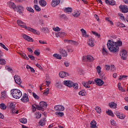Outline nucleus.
Listing matches in <instances>:
<instances>
[{
    "instance_id": "40",
    "label": "nucleus",
    "mask_w": 128,
    "mask_h": 128,
    "mask_svg": "<svg viewBox=\"0 0 128 128\" xmlns=\"http://www.w3.org/2000/svg\"><path fill=\"white\" fill-rule=\"evenodd\" d=\"M20 77L18 75H15L14 76V80H21Z\"/></svg>"
},
{
    "instance_id": "5",
    "label": "nucleus",
    "mask_w": 128,
    "mask_h": 128,
    "mask_svg": "<svg viewBox=\"0 0 128 128\" xmlns=\"http://www.w3.org/2000/svg\"><path fill=\"white\" fill-rule=\"evenodd\" d=\"M119 8H120V11L122 12H123L124 14L128 12V6H126L120 5L119 6Z\"/></svg>"
},
{
    "instance_id": "46",
    "label": "nucleus",
    "mask_w": 128,
    "mask_h": 128,
    "mask_svg": "<svg viewBox=\"0 0 128 128\" xmlns=\"http://www.w3.org/2000/svg\"><path fill=\"white\" fill-rule=\"evenodd\" d=\"M0 46H2L4 50H8V48L4 46L2 43H0Z\"/></svg>"
},
{
    "instance_id": "21",
    "label": "nucleus",
    "mask_w": 128,
    "mask_h": 128,
    "mask_svg": "<svg viewBox=\"0 0 128 128\" xmlns=\"http://www.w3.org/2000/svg\"><path fill=\"white\" fill-rule=\"evenodd\" d=\"M38 124L41 126H44L46 124V119L44 118L41 119Z\"/></svg>"
},
{
    "instance_id": "60",
    "label": "nucleus",
    "mask_w": 128,
    "mask_h": 128,
    "mask_svg": "<svg viewBox=\"0 0 128 128\" xmlns=\"http://www.w3.org/2000/svg\"><path fill=\"white\" fill-rule=\"evenodd\" d=\"M28 56L30 58L31 60H36V58L32 55H28Z\"/></svg>"
},
{
    "instance_id": "6",
    "label": "nucleus",
    "mask_w": 128,
    "mask_h": 128,
    "mask_svg": "<svg viewBox=\"0 0 128 128\" xmlns=\"http://www.w3.org/2000/svg\"><path fill=\"white\" fill-rule=\"evenodd\" d=\"M94 84V82H93L92 81H88L87 82H82V84L84 86V88H90V86L89 84Z\"/></svg>"
},
{
    "instance_id": "38",
    "label": "nucleus",
    "mask_w": 128,
    "mask_h": 128,
    "mask_svg": "<svg viewBox=\"0 0 128 128\" xmlns=\"http://www.w3.org/2000/svg\"><path fill=\"white\" fill-rule=\"evenodd\" d=\"M53 56L58 58V60H62V55L58 54H54Z\"/></svg>"
},
{
    "instance_id": "14",
    "label": "nucleus",
    "mask_w": 128,
    "mask_h": 128,
    "mask_svg": "<svg viewBox=\"0 0 128 128\" xmlns=\"http://www.w3.org/2000/svg\"><path fill=\"white\" fill-rule=\"evenodd\" d=\"M68 76V74L64 72H60L59 73V76L62 78H66V76Z\"/></svg>"
},
{
    "instance_id": "20",
    "label": "nucleus",
    "mask_w": 128,
    "mask_h": 128,
    "mask_svg": "<svg viewBox=\"0 0 128 128\" xmlns=\"http://www.w3.org/2000/svg\"><path fill=\"white\" fill-rule=\"evenodd\" d=\"M90 128H98V126H96V120H92L91 122Z\"/></svg>"
},
{
    "instance_id": "31",
    "label": "nucleus",
    "mask_w": 128,
    "mask_h": 128,
    "mask_svg": "<svg viewBox=\"0 0 128 128\" xmlns=\"http://www.w3.org/2000/svg\"><path fill=\"white\" fill-rule=\"evenodd\" d=\"M32 96L34 98H35V100H40V96H38L34 92H32Z\"/></svg>"
},
{
    "instance_id": "1",
    "label": "nucleus",
    "mask_w": 128,
    "mask_h": 128,
    "mask_svg": "<svg viewBox=\"0 0 128 128\" xmlns=\"http://www.w3.org/2000/svg\"><path fill=\"white\" fill-rule=\"evenodd\" d=\"M122 46V42L120 40L114 42L112 40H108L107 42V48L111 52L116 54L120 52V46Z\"/></svg>"
},
{
    "instance_id": "63",
    "label": "nucleus",
    "mask_w": 128,
    "mask_h": 128,
    "mask_svg": "<svg viewBox=\"0 0 128 128\" xmlns=\"http://www.w3.org/2000/svg\"><path fill=\"white\" fill-rule=\"evenodd\" d=\"M53 30L54 32H60V28L58 26L56 27L55 28H54Z\"/></svg>"
},
{
    "instance_id": "30",
    "label": "nucleus",
    "mask_w": 128,
    "mask_h": 128,
    "mask_svg": "<svg viewBox=\"0 0 128 128\" xmlns=\"http://www.w3.org/2000/svg\"><path fill=\"white\" fill-rule=\"evenodd\" d=\"M64 12H72V8H67L64 9Z\"/></svg>"
},
{
    "instance_id": "55",
    "label": "nucleus",
    "mask_w": 128,
    "mask_h": 128,
    "mask_svg": "<svg viewBox=\"0 0 128 128\" xmlns=\"http://www.w3.org/2000/svg\"><path fill=\"white\" fill-rule=\"evenodd\" d=\"M102 54L104 55L108 54V51L104 48L103 46V49L102 50Z\"/></svg>"
},
{
    "instance_id": "29",
    "label": "nucleus",
    "mask_w": 128,
    "mask_h": 128,
    "mask_svg": "<svg viewBox=\"0 0 128 128\" xmlns=\"http://www.w3.org/2000/svg\"><path fill=\"white\" fill-rule=\"evenodd\" d=\"M122 84L120 83H118V87L119 90H120L121 92H126V90L122 88V87L121 86Z\"/></svg>"
},
{
    "instance_id": "56",
    "label": "nucleus",
    "mask_w": 128,
    "mask_h": 128,
    "mask_svg": "<svg viewBox=\"0 0 128 128\" xmlns=\"http://www.w3.org/2000/svg\"><path fill=\"white\" fill-rule=\"evenodd\" d=\"M10 108L12 110V108H16V105L14 103L10 104Z\"/></svg>"
},
{
    "instance_id": "25",
    "label": "nucleus",
    "mask_w": 128,
    "mask_h": 128,
    "mask_svg": "<svg viewBox=\"0 0 128 128\" xmlns=\"http://www.w3.org/2000/svg\"><path fill=\"white\" fill-rule=\"evenodd\" d=\"M4 56H0V64H2V66H4L6 64V60L4 58H2V57Z\"/></svg>"
},
{
    "instance_id": "42",
    "label": "nucleus",
    "mask_w": 128,
    "mask_h": 128,
    "mask_svg": "<svg viewBox=\"0 0 128 128\" xmlns=\"http://www.w3.org/2000/svg\"><path fill=\"white\" fill-rule=\"evenodd\" d=\"M80 14V11H78L74 13L73 14L74 16V18H78V16H79Z\"/></svg>"
},
{
    "instance_id": "13",
    "label": "nucleus",
    "mask_w": 128,
    "mask_h": 128,
    "mask_svg": "<svg viewBox=\"0 0 128 128\" xmlns=\"http://www.w3.org/2000/svg\"><path fill=\"white\" fill-rule=\"evenodd\" d=\"M100 78H96L94 80H106V76L104 75L103 74H101L100 75Z\"/></svg>"
},
{
    "instance_id": "41",
    "label": "nucleus",
    "mask_w": 128,
    "mask_h": 128,
    "mask_svg": "<svg viewBox=\"0 0 128 128\" xmlns=\"http://www.w3.org/2000/svg\"><path fill=\"white\" fill-rule=\"evenodd\" d=\"M118 118H120V120H124L126 118V115L121 113Z\"/></svg>"
},
{
    "instance_id": "16",
    "label": "nucleus",
    "mask_w": 128,
    "mask_h": 128,
    "mask_svg": "<svg viewBox=\"0 0 128 128\" xmlns=\"http://www.w3.org/2000/svg\"><path fill=\"white\" fill-rule=\"evenodd\" d=\"M60 4V0H52L51 3V5L53 6H56Z\"/></svg>"
},
{
    "instance_id": "33",
    "label": "nucleus",
    "mask_w": 128,
    "mask_h": 128,
    "mask_svg": "<svg viewBox=\"0 0 128 128\" xmlns=\"http://www.w3.org/2000/svg\"><path fill=\"white\" fill-rule=\"evenodd\" d=\"M20 54L23 58H24V60H28L29 58L26 56V54L20 53Z\"/></svg>"
},
{
    "instance_id": "22",
    "label": "nucleus",
    "mask_w": 128,
    "mask_h": 128,
    "mask_svg": "<svg viewBox=\"0 0 128 128\" xmlns=\"http://www.w3.org/2000/svg\"><path fill=\"white\" fill-rule=\"evenodd\" d=\"M38 2L41 6H46V2L44 0H39Z\"/></svg>"
},
{
    "instance_id": "12",
    "label": "nucleus",
    "mask_w": 128,
    "mask_h": 128,
    "mask_svg": "<svg viewBox=\"0 0 128 128\" xmlns=\"http://www.w3.org/2000/svg\"><path fill=\"white\" fill-rule=\"evenodd\" d=\"M100 78H96L94 80H106V76L104 75L103 74H101L100 75Z\"/></svg>"
},
{
    "instance_id": "64",
    "label": "nucleus",
    "mask_w": 128,
    "mask_h": 128,
    "mask_svg": "<svg viewBox=\"0 0 128 128\" xmlns=\"http://www.w3.org/2000/svg\"><path fill=\"white\" fill-rule=\"evenodd\" d=\"M28 12H34V9H32V8H28Z\"/></svg>"
},
{
    "instance_id": "2",
    "label": "nucleus",
    "mask_w": 128,
    "mask_h": 128,
    "mask_svg": "<svg viewBox=\"0 0 128 128\" xmlns=\"http://www.w3.org/2000/svg\"><path fill=\"white\" fill-rule=\"evenodd\" d=\"M11 94H12V98H16V100H18L22 98V91L18 89H12L11 90Z\"/></svg>"
},
{
    "instance_id": "24",
    "label": "nucleus",
    "mask_w": 128,
    "mask_h": 128,
    "mask_svg": "<svg viewBox=\"0 0 128 128\" xmlns=\"http://www.w3.org/2000/svg\"><path fill=\"white\" fill-rule=\"evenodd\" d=\"M40 106L43 108H48V104L44 102H40Z\"/></svg>"
},
{
    "instance_id": "32",
    "label": "nucleus",
    "mask_w": 128,
    "mask_h": 128,
    "mask_svg": "<svg viewBox=\"0 0 128 128\" xmlns=\"http://www.w3.org/2000/svg\"><path fill=\"white\" fill-rule=\"evenodd\" d=\"M78 94L82 96H86V92L85 90H82L78 92Z\"/></svg>"
},
{
    "instance_id": "54",
    "label": "nucleus",
    "mask_w": 128,
    "mask_h": 128,
    "mask_svg": "<svg viewBox=\"0 0 128 128\" xmlns=\"http://www.w3.org/2000/svg\"><path fill=\"white\" fill-rule=\"evenodd\" d=\"M72 87L74 88H76V90H78V85L76 83H75V84L73 83Z\"/></svg>"
},
{
    "instance_id": "36",
    "label": "nucleus",
    "mask_w": 128,
    "mask_h": 128,
    "mask_svg": "<svg viewBox=\"0 0 128 128\" xmlns=\"http://www.w3.org/2000/svg\"><path fill=\"white\" fill-rule=\"evenodd\" d=\"M0 108H1V110H6V104H0Z\"/></svg>"
},
{
    "instance_id": "4",
    "label": "nucleus",
    "mask_w": 128,
    "mask_h": 128,
    "mask_svg": "<svg viewBox=\"0 0 128 128\" xmlns=\"http://www.w3.org/2000/svg\"><path fill=\"white\" fill-rule=\"evenodd\" d=\"M28 94L26 93L24 94L21 98L22 102H28Z\"/></svg>"
},
{
    "instance_id": "37",
    "label": "nucleus",
    "mask_w": 128,
    "mask_h": 128,
    "mask_svg": "<svg viewBox=\"0 0 128 128\" xmlns=\"http://www.w3.org/2000/svg\"><path fill=\"white\" fill-rule=\"evenodd\" d=\"M34 8L36 12H40L41 10L40 8V6L36 4L34 5Z\"/></svg>"
},
{
    "instance_id": "51",
    "label": "nucleus",
    "mask_w": 128,
    "mask_h": 128,
    "mask_svg": "<svg viewBox=\"0 0 128 128\" xmlns=\"http://www.w3.org/2000/svg\"><path fill=\"white\" fill-rule=\"evenodd\" d=\"M95 110L97 112H98V114L102 112V109H100V107H96Z\"/></svg>"
},
{
    "instance_id": "49",
    "label": "nucleus",
    "mask_w": 128,
    "mask_h": 128,
    "mask_svg": "<svg viewBox=\"0 0 128 128\" xmlns=\"http://www.w3.org/2000/svg\"><path fill=\"white\" fill-rule=\"evenodd\" d=\"M92 32L93 34H94L96 36H98V38H100V34H98V33L94 32V31H92Z\"/></svg>"
},
{
    "instance_id": "7",
    "label": "nucleus",
    "mask_w": 128,
    "mask_h": 128,
    "mask_svg": "<svg viewBox=\"0 0 128 128\" xmlns=\"http://www.w3.org/2000/svg\"><path fill=\"white\" fill-rule=\"evenodd\" d=\"M54 109L56 110V112H64V107L62 105H57L54 107Z\"/></svg>"
},
{
    "instance_id": "58",
    "label": "nucleus",
    "mask_w": 128,
    "mask_h": 128,
    "mask_svg": "<svg viewBox=\"0 0 128 128\" xmlns=\"http://www.w3.org/2000/svg\"><path fill=\"white\" fill-rule=\"evenodd\" d=\"M11 110L12 114H18V111L16 110V108H12Z\"/></svg>"
},
{
    "instance_id": "52",
    "label": "nucleus",
    "mask_w": 128,
    "mask_h": 128,
    "mask_svg": "<svg viewBox=\"0 0 128 128\" xmlns=\"http://www.w3.org/2000/svg\"><path fill=\"white\" fill-rule=\"evenodd\" d=\"M17 23L18 24L19 26H20L22 24H25L26 25V23H24V22L21 21L20 20H17Z\"/></svg>"
},
{
    "instance_id": "50",
    "label": "nucleus",
    "mask_w": 128,
    "mask_h": 128,
    "mask_svg": "<svg viewBox=\"0 0 128 128\" xmlns=\"http://www.w3.org/2000/svg\"><path fill=\"white\" fill-rule=\"evenodd\" d=\"M110 124H111L112 126H116V121H114V120H110Z\"/></svg>"
},
{
    "instance_id": "28",
    "label": "nucleus",
    "mask_w": 128,
    "mask_h": 128,
    "mask_svg": "<svg viewBox=\"0 0 128 128\" xmlns=\"http://www.w3.org/2000/svg\"><path fill=\"white\" fill-rule=\"evenodd\" d=\"M68 42H69V44H74V46H78V42L76 41L70 40H68Z\"/></svg>"
},
{
    "instance_id": "34",
    "label": "nucleus",
    "mask_w": 128,
    "mask_h": 128,
    "mask_svg": "<svg viewBox=\"0 0 128 128\" xmlns=\"http://www.w3.org/2000/svg\"><path fill=\"white\" fill-rule=\"evenodd\" d=\"M20 122L21 124H26V122H28V120L26 118H22L20 119Z\"/></svg>"
},
{
    "instance_id": "11",
    "label": "nucleus",
    "mask_w": 128,
    "mask_h": 128,
    "mask_svg": "<svg viewBox=\"0 0 128 128\" xmlns=\"http://www.w3.org/2000/svg\"><path fill=\"white\" fill-rule=\"evenodd\" d=\"M26 30H28L29 32H32L34 34H39L38 32V31L36 30H34L32 28L26 27Z\"/></svg>"
},
{
    "instance_id": "45",
    "label": "nucleus",
    "mask_w": 128,
    "mask_h": 128,
    "mask_svg": "<svg viewBox=\"0 0 128 128\" xmlns=\"http://www.w3.org/2000/svg\"><path fill=\"white\" fill-rule=\"evenodd\" d=\"M101 70H102V68H100V66H98L96 67L97 72L99 74V76L100 75Z\"/></svg>"
},
{
    "instance_id": "23",
    "label": "nucleus",
    "mask_w": 128,
    "mask_h": 128,
    "mask_svg": "<svg viewBox=\"0 0 128 128\" xmlns=\"http://www.w3.org/2000/svg\"><path fill=\"white\" fill-rule=\"evenodd\" d=\"M86 60L87 62H94V57H92V56L90 55H88L86 56Z\"/></svg>"
},
{
    "instance_id": "3",
    "label": "nucleus",
    "mask_w": 128,
    "mask_h": 128,
    "mask_svg": "<svg viewBox=\"0 0 128 128\" xmlns=\"http://www.w3.org/2000/svg\"><path fill=\"white\" fill-rule=\"evenodd\" d=\"M120 55L121 56L122 60H126V50H123L122 51H121L120 53Z\"/></svg>"
},
{
    "instance_id": "39",
    "label": "nucleus",
    "mask_w": 128,
    "mask_h": 128,
    "mask_svg": "<svg viewBox=\"0 0 128 128\" xmlns=\"http://www.w3.org/2000/svg\"><path fill=\"white\" fill-rule=\"evenodd\" d=\"M128 78V76L126 75L120 76L118 80H126L125 78Z\"/></svg>"
},
{
    "instance_id": "18",
    "label": "nucleus",
    "mask_w": 128,
    "mask_h": 128,
    "mask_svg": "<svg viewBox=\"0 0 128 128\" xmlns=\"http://www.w3.org/2000/svg\"><path fill=\"white\" fill-rule=\"evenodd\" d=\"M116 106H118V104L114 102L109 103V106L110 108H116Z\"/></svg>"
},
{
    "instance_id": "44",
    "label": "nucleus",
    "mask_w": 128,
    "mask_h": 128,
    "mask_svg": "<svg viewBox=\"0 0 128 128\" xmlns=\"http://www.w3.org/2000/svg\"><path fill=\"white\" fill-rule=\"evenodd\" d=\"M118 15L120 16V20H126V19L124 18V16L122 14L118 13Z\"/></svg>"
},
{
    "instance_id": "47",
    "label": "nucleus",
    "mask_w": 128,
    "mask_h": 128,
    "mask_svg": "<svg viewBox=\"0 0 128 128\" xmlns=\"http://www.w3.org/2000/svg\"><path fill=\"white\" fill-rule=\"evenodd\" d=\"M49 92H50V90H48V88H47L46 90H44L43 94L45 96H48V94Z\"/></svg>"
},
{
    "instance_id": "17",
    "label": "nucleus",
    "mask_w": 128,
    "mask_h": 128,
    "mask_svg": "<svg viewBox=\"0 0 128 128\" xmlns=\"http://www.w3.org/2000/svg\"><path fill=\"white\" fill-rule=\"evenodd\" d=\"M60 52L62 56H68V52H66L64 50L60 49Z\"/></svg>"
},
{
    "instance_id": "62",
    "label": "nucleus",
    "mask_w": 128,
    "mask_h": 128,
    "mask_svg": "<svg viewBox=\"0 0 128 128\" xmlns=\"http://www.w3.org/2000/svg\"><path fill=\"white\" fill-rule=\"evenodd\" d=\"M55 86L56 88H60V86H62V84L60 82H56Z\"/></svg>"
},
{
    "instance_id": "27",
    "label": "nucleus",
    "mask_w": 128,
    "mask_h": 128,
    "mask_svg": "<svg viewBox=\"0 0 128 128\" xmlns=\"http://www.w3.org/2000/svg\"><path fill=\"white\" fill-rule=\"evenodd\" d=\"M1 96L3 98H6L8 95L6 94V91L4 90L1 92Z\"/></svg>"
},
{
    "instance_id": "35",
    "label": "nucleus",
    "mask_w": 128,
    "mask_h": 128,
    "mask_svg": "<svg viewBox=\"0 0 128 128\" xmlns=\"http://www.w3.org/2000/svg\"><path fill=\"white\" fill-rule=\"evenodd\" d=\"M106 114L110 116H114V113H112V110H108V111L106 112Z\"/></svg>"
},
{
    "instance_id": "53",
    "label": "nucleus",
    "mask_w": 128,
    "mask_h": 128,
    "mask_svg": "<svg viewBox=\"0 0 128 128\" xmlns=\"http://www.w3.org/2000/svg\"><path fill=\"white\" fill-rule=\"evenodd\" d=\"M118 26H119L120 28H126V25L120 22H119L118 24Z\"/></svg>"
},
{
    "instance_id": "59",
    "label": "nucleus",
    "mask_w": 128,
    "mask_h": 128,
    "mask_svg": "<svg viewBox=\"0 0 128 128\" xmlns=\"http://www.w3.org/2000/svg\"><path fill=\"white\" fill-rule=\"evenodd\" d=\"M56 116H64V112H56Z\"/></svg>"
},
{
    "instance_id": "10",
    "label": "nucleus",
    "mask_w": 128,
    "mask_h": 128,
    "mask_svg": "<svg viewBox=\"0 0 128 128\" xmlns=\"http://www.w3.org/2000/svg\"><path fill=\"white\" fill-rule=\"evenodd\" d=\"M22 38L24 40H28V42H34V39H32V38L26 34H23Z\"/></svg>"
},
{
    "instance_id": "43",
    "label": "nucleus",
    "mask_w": 128,
    "mask_h": 128,
    "mask_svg": "<svg viewBox=\"0 0 128 128\" xmlns=\"http://www.w3.org/2000/svg\"><path fill=\"white\" fill-rule=\"evenodd\" d=\"M41 30L42 32H44L46 33L48 32V28H42Z\"/></svg>"
},
{
    "instance_id": "8",
    "label": "nucleus",
    "mask_w": 128,
    "mask_h": 128,
    "mask_svg": "<svg viewBox=\"0 0 128 128\" xmlns=\"http://www.w3.org/2000/svg\"><path fill=\"white\" fill-rule=\"evenodd\" d=\"M64 84L68 86V88H72V84H74V82L72 80H64Z\"/></svg>"
},
{
    "instance_id": "15",
    "label": "nucleus",
    "mask_w": 128,
    "mask_h": 128,
    "mask_svg": "<svg viewBox=\"0 0 128 128\" xmlns=\"http://www.w3.org/2000/svg\"><path fill=\"white\" fill-rule=\"evenodd\" d=\"M88 44L91 48L94 46V38H91L89 40V41L88 42Z\"/></svg>"
},
{
    "instance_id": "26",
    "label": "nucleus",
    "mask_w": 128,
    "mask_h": 128,
    "mask_svg": "<svg viewBox=\"0 0 128 128\" xmlns=\"http://www.w3.org/2000/svg\"><path fill=\"white\" fill-rule=\"evenodd\" d=\"M94 84H96L97 86H102L104 84V81L102 80H95L92 82Z\"/></svg>"
},
{
    "instance_id": "48",
    "label": "nucleus",
    "mask_w": 128,
    "mask_h": 128,
    "mask_svg": "<svg viewBox=\"0 0 128 128\" xmlns=\"http://www.w3.org/2000/svg\"><path fill=\"white\" fill-rule=\"evenodd\" d=\"M36 108H37V110H42V112H44V109L43 108V107L41 106L40 105L37 106Z\"/></svg>"
},
{
    "instance_id": "19",
    "label": "nucleus",
    "mask_w": 128,
    "mask_h": 128,
    "mask_svg": "<svg viewBox=\"0 0 128 128\" xmlns=\"http://www.w3.org/2000/svg\"><path fill=\"white\" fill-rule=\"evenodd\" d=\"M9 6L10 8H13L14 12H16V4L12 2H10L9 3Z\"/></svg>"
},
{
    "instance_id": "57",
    "label": "nucleus",
    "mask_w": 128,
    "mask_h": 128,
    "mask_svg": "<svg viewBox=\"0 0 128 128\" xmlns=\"http://www.w3.org/2000/svg\"><path fill=\"white\" fill-rule=\"evenodd\" d=\"M109 4H110V6H114L116 4V1L114 0H110V3Z\"/></svg>"
},
{
    "instance_id": "61",
    "label": "nucleus",
    "mask_w": 128,
    "mask_h": 128,
    "mask_svg": "<svg viewBox=\"0 0 128 128\" xmlns=\"http://www.w3.org/2000/svg\"><path fill=\"white\" fill-rule=\"evenodd\" d=\"M110 66L108 65H105L106 70L107 72H108V70H110Z\"/></svg>"
},
{
    "instance_id": "9",
    "label": "nucleus",
    "mask_w": 128,
    "mask_h": 128,
    "mask_svg": "<svg viewBox=\"0 0 128 128\" xmlns=\"http://www.w3.org/2000/svg\"><path fill=\"white\" fill-rule=\"evenodd\" d=\"M24 9L22 6H16V11L19 12L20 14H22V12H24Z\"/></svg>"
}]
</instances>
